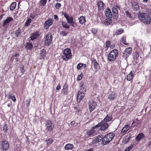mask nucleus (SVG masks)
<instances>
[{
	"label": "nucleus",
	"mask_w": 151,
	"mask_h": 151,
	"mask_svg": "<svg viewBox=\"0 0 151 151\" xmlns=\"http://www.w3.org/2000/svg\"><path fill=\"white\" fill-rule=\"evenodd\" d=\"M109 126V124L106 122H104L102 121L95 126L92 127L91 130H88L87 134L89 136H91L93 134H96L99 131L105 130Z\"/></svg>",
	"instance_id": "1"
},
{
	"label": "nucleus",
	"mask_w": 151,
	"mask_h": 151,
	"mask_svg": "<svg viewBox=\"0 0 151 151\" xmlns=\"http://www.w3.org/2000/svg\"><path fill=\"white\" fill-rule=\"evenodd\" d=\"M145 10L144 12H139L138 13V18L142 23L148 24L151 22V17L149 15L151 14V9L146 7Z\"/></svg>",
	"instance_id": "2"
},
{
	"label": "nucleus",
	"mask_w": 151,
	"mask_h": 151,
	"mask_svg": "<svg viewBox=\"0 0 151 151\" xmlns=\"http://www.w3.org/2000/svg\"><path fill=\"white\" fill-rule=\"evenodd\" d=\"M114 137V134L113 133H110L107 134L104 137H103V136H102L101 143L104 145L109 144L112 140Z\"/></svg>",
	"instance_id": "3"
},
{
	"label": "nucleus",
	"mask_w": 151,
	"mask_h": 151,
	"mask_svg": "<svg viewBox=\"0 0 151 151\" xmlns=\"http://www.w3.org/2000/svg\"><path fill=\"white\" fill-rule=\"evenodd\" d=\"M118 55L119 51L118 50L115 49L109 52L107 57V59L110 62H113L116 59Z\"/></svg>",
	"instance_id": "4"
},
{
	"label": "nucleus",
	"mask_w": 151,
	"mask_h": 151,
	"mask_svg": "<svg viewBox=\"0 0 151 151\" xmlns=\"http://www.w3.org/2000/svg\"><path fill=\"white\" fill-rule=\"evenodd\" d=\"M83 85L84 83L83 81H81L79 83L80 90L78 92L77 96V101L78 103H79L85 96L86 91L84 90L83 91H81L82 89H83Z\"/></svg>",
	"instance_id": "5"
},
{
	"label": "nucleus",
	"mask_w": 151,
	"mask_h": 151,
	"mask_svg": "<svg viewBox=\"0 0 151 151\" xmlns=\"http://www.w3.org/2000/svg\"><path fill=\"white\" fill-rule=\"evenodd\" d=\"M63 55L62 57L63 60L67 61L72 58V54L71 50L67 48L64 50L63 52Z\"/></svg>",
	"instance_id": "6"
},
{
	"label": "nucleus",
	"mask_w": 151,
	"mask_h": 151,
	"mask_svg": "<svg viewBox=\"0 0 151 151\" xmlns=\"http://www.w3.org/2000/svg\"><path fill=\"white\" fill-rule=\"evenodd\" d=\"M52 36L51 34L49 32L45 36L44 38V46L48 47L50 45L52 42Z\"/></svg>",
	"instance_id": "7"
},
{
	"label": "nucleus",
	"mask_w": 151,
	"mask_h": 151,
	"mask_svg": "<svg viewBox=\"0 0 151 151\" xmlns=\"http://www.w3.org/2000/svg\"><path fill=\"white\" fill-rule=\"evenodd\" d=\"M45 130L47 132H52L54 128V124L50 120H47L45 124Z\"/></svg>",
	"instance_id": "8"
},
{
	"label": "nucleus",
	"mask_w": 151,
	"mask_h": 151,
	"mask_svg": "<svg viewBox=\"0 0 151 151\" xmlns=\"http://www.w3.org/2000/svg\"><path fill=\"white\" fill-rule=\"evenodd\" d=\"M62 14L64 15V17L66 18L68 23L71 24V25L72 27H74V22L73 21V17H69L68 14L65 12H63Z\"/></svg>",
	"instance_id": "9"
},
{
	"label": "nucleus",
	"mask_w": 151,
	"mask_h": 151,
	"mask_svg": "<svg viewBox=\"0 0 151 151\" xmlns=\"http://www.w3.org/2000/svg\"><path fill=\"white\" fill-rule=\"evenodd\" d=\"M88 105L89 110L90 112H91L93 111L97 105L96 102L93 100L89 101Z\"/></svg>",
	"instance_id": "10"
},
{
	"label": "nucleus",
	"mask_w": 151,
	"mask_h": 151,
	"mask_svg": "<svg viewBox=\"0 0 151 151\" xmlns=\"http://www.w3.org/2000/svg\"><path fill=\"white\" fill-rule=\"evenodd\" d=\"M132 52V49L131 47L126 48L123 53V57L125 59H127L131 55Z\"/></svg>",
	"instance_id": "11"
},
{
	"label": "nucleus",
	"mask_w": 151,
	"mask_h": 151,
	"mask_svg": "<svg viewBox=\"0 0 151 151\" xmlns=\"http://www.w3.org/2000/svg\"><path fill=\"white\" fill-rule=\"evenodd\" d=\"M102 135H100L98 136L92 141V144L93 145L95 146H97L99 145V143L101 141H102Z\"/></svg>",
	"instance_id": "12"
},
{
	"label": "nucleus",
	"mask_w": 151,
	"mask_h": 151,
	"mask_svg": "<svg viewBox=\"0 0 151 151\" xmlns=\"http://www.w3.org/2000/svg\"><path fill=\"white\" fill-rule=\"evenodd\" d=\"M91 64L93 65L95 70V72H97L100 69L99 65L96 60L94 58H92L91 60Z\"/></svg>",
	"instance_id": "13"
},
{
	"label": "nucleus",
	"mask_w": 151,
	"mask_h": 151,
	"mask_svg": "<svg viewBox=\"0 0 151 151\" xmlns=\"http://www.w3.org/2000/svg\"><path fill=\"white\" fill-rule=\"evenodd\" d=\"M131 3L132 8L134 11L139 9V5L137 0H131Z\"/></svg>",
	"instance_id": "14"
},
{
	"label": "nucleus",
	"mask_w": 151,
	"mask_h": 151,
	"mask_svg": "<svg viewBox=\"0 0 151 151\" xmlns=\"http://www.w3.org/2000/svg\"><path fill=\"white\" fill-rule=\"evenodd\" d=\"M13 20V18L11 17H7L3 21L2 26L4 27H7L10 22Z\"/></svg>",
	"instance_id": "15"
},
{
	"label": "nucleus",
	"mask_w": 151,
	"mask_h": 151,
	"mask_svg": "<svg viewBox=\"0 0 151 151\" xmlns=\"http://www.w3.org/2000/svg\"><path fill=\"white\" fill-rule=\"evenodd\" d=\"M53 21L52 19H48L45 22L44 24V27L46 29H47L52 24Z\"/></svg>",
	"instance_id": "16"
},
{
	"label": "nucleus",
	"mask_w": 151,
	"mask_h": 151,
	"mask_svg": "<svg viewBox=\"0 0 151 151\" xmlns=\"http://www.w3.org/2000/svg\"><path fill=\"white\" fill-rule=\"evenodd\" d=\"M62 92L64 95H67L68 92V85L66 82L64 84Z\"/></svg>",
	"instance_id": "17"
},
{
	"label": "nucleus",
	"mask_w": 151,
	"mask_h": 151,
	"mask_svg": "<svg viewBox=\"0 0 151 151\" xmlns=\"http://www.w3.org/2000/svg\"><path fill=\"white\" fill-rule=\"evenodd\" d=\"M112 10L113 14V18L117 19L119 17L118 12L117 9L115 7H113L112 9Z\"/></svg>",
	"instance_id": "18"
},
{
	"label": "nucleus",
	"mask_w": 151,
	"mask_h": 151,
	"mask_svg": "<svg viewBox=\"0 0 151 151\" xmlns=\"http://www.w3.org/2000/svg\"><path fill=\"white\" fill-rule=\"evenodd\" d=\"M22 32V30L19 27L17 29H16L14 32V37L15 39H18L19 37H20Z\"/></svg>",
	"instance_id": "19"
},
{
	"label": "nucleus",
	"mask_w": 151,
	"mask_h": 151,
	"mask_svg": "<svg viewBox=\"0 0 151 151\" xmlns=\"http://www.w3.org/2000/svg\"><path fill=\"white\" fill-rule=\"evenodd\" d=\"M40 34L38 31H36L34 32L31 33V37H30L31 40H33L37 39L39 36Z\"/></svg>",
	"instance_id": "20"
},
{
	"label": "nucleus",
	"mask_w": 151,
	"mask_h": 151,
	"mask_svg": "<svg viewBox=\"0 0 151 151\" xmlns=\"http://www.w3.org/2000/svg\"><path fill=\"white\" fill-rule=\"evenodd\" d=\"M134 71H131L130 73L127 75V80L128 81H132L134 77Z\"/></svg>",
	"instance_id": "21"
},
{
	"label": "nucleus",
	"mask_w": 151,
	"mask_h": 151,
	"mask_svg": "<svg viewBox=\"0 0 151 151\" xmlns=\"http://www.w3.org/2000/svg\"><path fill=\"white\" fill-rule=\"evenodd\" d=\"M1 147L3 149V151L7 150L9 147V142L7 141L3 142Z\"/></svg>",
	"instance_id": "22"
},
{
	"label": "nucleus",
	"mask_w": 151,
	"mask_h": 151,
	"mask_svg": "<svg viewBox=\"0 0 151 151\" xmlns=\"http://www.w3.org/2000/svg\"><path fill=\"white\" fill-rule=\"evenodd\" d=\"M97 5L98 7V10L99 11L103 10L104 9V4L102 1L98 2Z\"/></svg>",
	"instance_id": "23"
},
{
	"label": "nucleus",
	"mask_w": 151,
	"mask_h": 151,
	"mask_svg": "<svg viewBox=\"0 0 151 151\" xmlns=\"http://www.w3.org/2000/svg\"><path fill=\"white\" fill-rule=\"evenodd\" d=\"M130 127V125L129 124L125 125L122 129L121 131V133H123V134H124L126 133L129 130Z\"/></svg>",
	"instance_id": "24"
},
{
	"label": "nucleus",
	"mask_w": 151,
	"mask_h": 151,
	"mask_svg": "<svg viewBox=\"0 0 151 151\" xmlns=\"http://www.w3.org/2000/svg\"><path fill=\"white\" fill-rule=\"evenodd\" d=\"M117 96V95L116 93L114 92H112L109 96L108 99L110 100L113 101L116 98Z\"/></svg>",
	"instance_id": "25"
},
{
	"label": "nucleus",
	"mask_w": 151,
	"mask_h": 151,
	"mask_svg": "<svg viewBox=\"0 0 151 151\" xmlns=\"http://www.w3.org/2000/svg\"><path fill=\"white\" fill-rule=\"evenodd\" d=\"M46 55V51L44 49H42L40 53V59H42L44 58Z\"/></svg>",
	"instance_id": "26"
},
{
	"label": "nucleus",
	"mask_w": 151,
	"mask_h": 151,
	"mask_svg": "<svg viewBox=\"0 0 151 151\" xmlns=\"http://www.w3.org/2000/svg\"><path fill=\"white\" fill-rule=\"evenodd\" d=\"M105 14L106 17H108L109 18H112V15L110 9L108 8L105 11Z\"/></svg>",
	"instance_id": "27"
},
{
	"label": "nucleus",
	"mask_w": 151,
	"mask_h": 151,
	"mask_svg": "<svg viewBox=\"0 0 151 151\" xmlns=\"http://www.w3.org/2000/svg\"><path fill=\"white\" fill-rule=\"evenodd\" d=\"M145 137V135L143 133H140L136 137L135 140L137 141H139L143 139Z\"/></svg>",
	"instance_id": "28"
},
{
	"label": "nucleus",
	"mask_w": 151,
	"mask_h": 151,
	"mask_svg": "<svg viewBox=\"0 0 151 151\" xmlns=\"http://www.w3.org/2000/svg\"><path fill=\"white\" fill-rule=\"evenodd\" d=\"M132 135L131 134H129L128 135L125 136L123 138V141L125 143H127L130 140Z\"/></svg>",
	"instance_id": "29"
},
{
	"label": "nucleus",
	"mask_w": 151,
	"mask_h": 151,
	"mask_svg": "<svg viewBox=\"0 0 151 151\" xmlns=\"http://www.w3.org/2000/svg\"><path fill=\"white\" fill-rule=\"evenodd\" d=\"M79 22L81 24H85L86 22L85 17L83 16H81L78 19Z\"/></svg>",
	"instance_id": "30"
},
{
	"label": "nucleus",
	"mask_w": 151,
	"mask_h": 151,
	"mask_svg": "<svg viewBox=\"0 0 151 151\" xmlns=\"http://www.w3.org/2000/svg\"><path fill=\"white\" fill-rule=\"evenodd\" d=\"M112 119V115L111 114L107 115L104 119V122L111 121Z\"/></svg>",
	"instance_id": "31"
},
{
	"label": "nucleus",
	"mask_w": 151,
	"mask_h": 151,
	"mask_svg": "<svg viewBox=\"0 0 151 151\" xmlns=\"http://www.w3.org/2000/svg\"><path fill=\"white\" fill-rule=\"evenodd\" d=\"M25 47L27 50H31L33 47V45L31 43L27 42L26 43Z\"/></svg>",
	"instance_id": "32"
},
{
	"label": "nucleus",
	"mask_w": 151,
	"mask_h": 151,
	"mask_svg": "<svg viewBox=\"0 0 151 151\" xmlns=\"http://www.w3.org/2000/svg\"><path fill=\"white\" fill-rule=\"evenodd\" d=\"M111 18L108 17L106 19L104 22V24L107 26L110 25L112 22Z\"/></svg>",
	"instance_id": "33"
},
{
	"label": "nucleus",
	"mask_w": 151,
	"mask_h": 151,
	"mask_svg": "<svg viewBox=\"0 0 151 151\" xmlns=\"http://www.w3.org/2000/svg\"><path fill=\"white\" fill-rule=\"evenodd\" d=\"M73 145L70 144H67L66 145L65 147V148L66 150H72L73 148Z\"/></svg>",
	"instance_id": "34"
},
{
	"label": "nucleus",
	"mask_w": 151,
	"mask_h": 151,
	"mask_svg": "<svg viewBox=\"0 0 151 151\" xmlns=\"http://www.w3.org/2000/svg\"><path fill=\"white\" fill-rule=\"evenodd\" d=\"M111 44V42L109 40H107L105 42V46L104 48V49L105 51H107L110 46Z\"/></svg>",
	"instance_id": "35"
},
{
	"label": "nucleus",
	"mask_w": 151,
	"mask_h": 151,
	"mask_svg": "<svg viewBox=\"0 0 151 151\" xmlns=\"http://www.w3.org/2000/svg\"><path fill=\"white\" fill-rule=\"evenodd\" d=\"M8 99H10L12 100L14 102H15L16 101V99L14 95L13 94H11L9 93L8 97Z\"/></svg>",
	"instance_id": "36"
},
{
	"label": "nucleus",
	"mask_w": 151,
	"mask_h": 151,
	"mask_svg": "<svg viewBox=\"0 0 151 151\" xmlns=\"http://www.w3.org/2000/svg\"><path fill=\"white\" fill-rule=\"evenodd\" d=\"M62 25L63 27L65 29H69L70 25L65 22L62 21Z\"/></svg>",
	"instance_id": "37"
},
{
	"label": "nucleus",
	"mask_w": 151,
	"mask_h": 151,
	"mask_svg": "<svg viewBox=\"0 0 151 151\" xmlns=\"http://www.w3.org/2000/svg\"><path fill=\"white\" fill-rule=\"evenodd\" d=\"M2 128V131H3L5 133H7L8 130V127L7 124L5 123L3 125Z\"/></svg>",
	"instance_id": "38"
},
{
	"label": "nucleus",
	"mask_w": 151,
	"mask_h": 151,
	"mask_svg": "<svg viewBox=\"0 0 151 151\" xmlns=\"http://www.w3.org/2000/svg\"><path fill=\"white\" fill-rule=\"evenodd\" d=\"M17 5V3L14 2L12 3L10 6V10L11 11H13Z\"/></svg>",
	"instance_id": "39"
},
{
	"label": "nucleus",
	"mask_w": 151,
	"mask_h": 151,
	"mask_svg": "<svg viewBox=\"0 0 151 151\" xmlns=\"http://www.w3.org/2000/svg\"><path fill=\"white\" fill-rule=\"evenodd\" d=\"M124 32V30L123 29H120L116 30V34L117 35H119Z\"/></svg>",
	"instance_id": "40"
},
{
	"label": "nucleus",
	"mask_w": 151,
	"mask_h": 151,
	"mask_svg": "<svg viewBox=\"0 0 151 151\" xmlns=\"http://www.w3.org/2000/svg\"><path fill=\"white\" fill-rule=\"evenodd\" d=\"M68 33V32H66V31L63 30L60 32V35L63 36H65L67 35Z\"/></svg>",
	"instance_id": "41"
},
{
	"label": "nucleus",
	"mask_w": 151,
	"mask_h": 151,
	"mask_svg": "<svg viewBox=\"0 0 151 151\" xmlns=\"http://www.w3.org/2000/svg\"><path fill=\"white\" fill-rule=\"evenodd\" d=\"M31 19L29 18H27L26 22L25 23V26L27 27L29 26V25L30 23H31Z\"/></svg>",
	"instance_id": "42"
},
{
	"label": "nucleus",
	"mask_w": 151,
	"mask_h": 151,
	"mask_svg": "<svg viewBox=\"0 0 151 151\" xmlns=\"http://www.w3.org/2000/svg\"><path fill=\"white\" fill-rule=\"evenodd\" d=\"M47 0H40V4L41 5L45 6L47 3Z\"/></svg>",
	"instance_id": "43"
},
{
	"label": "nucleus",
	"mask_w": 151,
	"mask_h": 151,
	"mask_svg": "<svg viewBox=\"0 0 151 151\" xmlns=\"http://www.w3.org/2000/svg\"><path fill=\"white\" fill-rule=\"evenodd\" d=\"M98 29L94 28H92L91 29V31L93 35H95L98 31Z\"/></svg>",
	"instance_id": "44"
},
{
	"label": "nucleus",
	"mask_w": 151,
	"mask_h": 151,
	"mask_svg": "<svg viewBox=\"0 0 151 151\" xmlns=\"http://www.w3.org/2000/svg\"><path fill=\"white\" fill-rule=\"evenodd\" d=\"M20 70L21 71V73L22 74H23L25 70H24V67L23 65L22 64L21 65L20 67Z\"/></svg>",
	"instance_id": "45"
},
{
	"label": "nucleus",
	"mask_w": 151,
	"mask_h": 151,
	"mask_svg": "<svg viewBox=\"0 0 151 151\" xmlns=\"http://www.w3.org/2000/svg\"><path fill=\"white\" fill-rule=\"evenodd\" d=\"M125 14L127 17L131 19L132 18L131 13L128 11H125Z\"/></svg>",
	"instance_id": "46"
},
{
	"label": "nucleus",
	"mask_w": 151,
	"mask_h": 151,
	"mask_svg": "<svg viewBox=\"0 0 151 151\" xmlns=\"http://www.w3.org/2000/svg\"><path fill=\"white\" fill-rule=\"evenodd\" d=\"M122 42L125 45H127L128 44L127 43L126 39L125 37L123 36L122 38Z\"/></svg>",
	"instance_id": "47"
},
{
	"label": "nucleus",
	"mask_w": 151,
	"mask_h": 151,
	"mask_svg": "<svg viewBox=\"0 0 151 151\" xmlns=\"http://www.w3.org/2000/svg\"><path fill=\"white\" fill-rule=\"evenodd\" d=\"M83 75V74L82 73H81L80 75H78L77 77V80L78 81L81 80L82 79Z\"/></svg>",
	"instance_id": "48"
},
{
	"label": "nucleus",
	"mask_w": 151,
	"mask_h": 151,
	"mask_svg": "<svg viewBox=\"0 0 151 151\" xmlns=\"http://www.w3.org/2000/svg\"><path fill=\"white\" fill-rule=\"evenodd\" d=\"M30 101L31 99L30 98H29L27 100L26 102V105L27 107H28L29 106Z\"/></svg>",
	"instance_id": "49"
},
{
	"label": "nucleus",
	"mask_w": 151,
	"mask_h": 151,
	"mask_svg": "<svg viewBox=\"0 0 151 151\" xmlns=\"http://www.w3.org/2000/svg\"><path fill=\"white\" fill-rule=\"evenodd\" d=\"M54 6L56 9H58L61 7V5L60 3H57Z\"/></svg>",
	"instance_id": "50"
},
{
	"label": "nucleus",
	"mask_w": 151,
	"mask_h": 151,
	"mask_svg": "<svg viewBox=\"0 0 151 151\" xmlns=\"http://www.w3.org/2000/svg\"><path fill=\"white\" fill-rule=\"evenodd\" d=\"M83 67L82 63H80L77 65V68L78 70H80L82 69Z\"/></svg>",
	"instance_id": "51"
},
{
	"label": "nucleus",
	"mask_w": 151,
	"mask_h": 151,
	"mask_svg": "<svg viewBox=\"0 0 151 151\" xmlns=\"http://www.w3.org/2000/svg\"><path fill=\"white\" fill-rule=\"evenodd\" d=\"M133 145H131L130 146L128 147L126 149H125L124 151H130L132 148Z\"/></svg>",
	"instance_id": "52"
},
{
	"label": "nucleus",
	"mask_w": 151,
	"mask_h": 151,
	"mask_svg": "<svg viewBox=\"0 0 151 151\" xmlns=\"http://www.w3.org/2000/svg\"><path fill=\"white\" fill-rule=\"evenodd\" d=\"M134 57L136 59H137L139 56V52L137 51H136L134 52Z\"/></svg>",
	"instance_id": "53"
},
{
	"label": "nucleus",
	"mask_w": 151,
	"mask_h": 151,
	"mask_svg": "<svg viewBox=\"0 0 151 151\" xmlns=\"http://www.w3.org/2000/svg\"><path fill=\"white\" fill-rule=\"evenodd\" d=\"M74 108V109L76 110V114H78L79 112L81 111V109L80 108H78L77 107H73Z\"/></svg>",
	"instance_id": "54"
},
{
	"label": "nucleus",
	"mask_w": 151,
	"mask_h": 151,
	"mask_svg": "<svg viewBox=\"0 0 151 151\" xmlns=\"http://www.w3.org/2000/svg\"><path fill=\"white\" fill-rule=\"evenodd\" d=\"M47 141L48 143L50 144L52 143L53 142V140L51 138L48 139Z\"/></svg>",
	"instance_id": "55"
},
{
	"label": "nucleus",
	"mask_w": 151,
	"mask_h": 151,
	"mask_svg": "<svg viewBox=\"0 0 151 151\" xmlns=\"http://www.w3.org/2000/svg\"><path fill=\"white\" fill-rule=\"evenodd\" d=\"M54 19L56 20H58V17L57 15H55L54 16Z\"/></svg>",
	"instance_id": "56"
},
{
	"label": "nucleus",
	"mask_w": 151,
	"mask_h": 151,
	"mask_svg": "<svg viewBox=\"0 0 151 151\" xmlns=\"http://www.w3.org/2000/svg\"><path fill=\"white\" fill-rule=\"evenodd\" d=\"M61 87L60 86V85L59 84L57 87L56 88V89L57 90H59L60 89Z\"/></svg>",
	"instance_id": "57"
},
{
	"label": "nucleus",
	"mask_w": 151,
	"mask_h": 151,
	"mask_svg": "<svg viewBox=\"0 0 151 151\" xmlns=\"http://www.w3.org/2000/svg\"><path fill=\"white\" fill-rule=\"evenodd\" d=\"M115 46V45L113 44L111 45H110V47L111 48H113Z\"/></svg>",
	"instance_id": "58"
},
{
	"label": "nucleus",
	"mask_w": 151,
	"mask_h": 151,
	"mask_svg": "<svg viewBox=\"0 0 151 151\" xmlns=\"http://www.w3.org/2000/svg\"><path fill=\"white\" fill-rule=\"evenodd\" d=\"M75 121H72L70 122V124L71 125H73L75 124Z\"/></svg>",
	"instance_id": "59"
},
{
	"label": "nucleus",
	"mask_w": 151,
	"mask_h": 151,
	"mask_svg": "<svg viewBox=\"0 0 151 151\" xmlns=\"http://www.w3.org/2000/svg\"><path fill=\"white\" fill-rule=\"evenodd\" d=\"M19 53H16L14 55V56L16 57H17L18 56H19Z\"/></svg>",
	"instance_id": "60"
},
{
	"label": "nucleus",
	"mask_w": 151,
	"mask_h": 151,
	"mask_svg": "<svg viewBox=\"0 0 151 151\" xmlns=\"http://www.w3.org/2000/svg\"><path fill=\"white\" fill-rule=\"evenodd\" d=\"M148 0H143L142 2L144 3H147L148 1Z\"/></svg>",
	"instance_id": "61"
},
{
	"label": "nucleus",
	"mask_w": 151,
	"mask_h": 151,
	"mask_svg": "<svg viewBox=\"0 0 151 151\" xmlns=\"http://www.w3.org/2000/svg\"><path fill=\"white\" fill-rule=\"evenodd\" d=\"M83 67V68H85L86 67V65L85 64L82 63Z\"/></svg>",
	"instance_id": "62"
},
{
	"label": "nucleus",
	"mask_w": 151,
	"mask_h": 151,
	"mask_svg": "<svg viewBox=\"0 0 151 151\" xmlns=\"http://www.w3.org/2000/svg\"><path fill=\"white\" fill-rule=\"evenodd\" d=\"M29 141H30V140H29V139L28 138H27V139L26 142H28V143H27L28 144H29Z\"/></svg>",
	"instance_id": "63"
},
{
	"label": "nucleus",
	"mask_w": 151,
	"mask_h": 151,
	"mask_svg": "<svg viewBox=\"0 0 151 151\" xmlns=\"http://www.w3.org/2000/svg\"><path fill=\"white\" fill-rule=\"evenodd\" d=\"M3 15H4L2 14L0 16V20L2 19Z\"/></svg>",
	"instance_id": "64"
}]
</instances>
